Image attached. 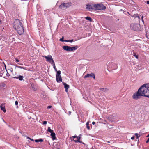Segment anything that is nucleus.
Masks as SVG:
<instances>
[{
    "label": "nucleus",
    "instance_id": "nucleus-1",
    "mask_svg": "<svg viewBox=\"0 0 149 149\" xmlns=\"http://www.w3.org/2000/svg\"><path fill=\"white\" fill-rule=\"evenodd\" d=\"M13 25L14 28L17 31L19 34L21 35L23 33L24 29L21 23L19 20H15Z\"/></svg>",
    "mask_w": 149,
    "mask_h": 149
},
{
    "label": "nucleus",
    "instance_id": "nucleus-2",
    "mask_svg": "<svg viewBox=\"0 0 149 149\" xmlns=\"http://www.w3.org/2000/svg\"><path fill=\"white\" fill-rule=\"evenodd\" d=\"M140 88L143 96L149 98V84H144Z\"/></svg>",
    "mask_w": 149,
    "mask_h": 149
},
{
    "label": "nucleus",
    "instance_id": "nucleus-3",
    "mask_svg": "<svg viewBox=\"0 0 149 149\" xmlns=\"http://www.w3.org/2000/svg\"><path fill=\"white\" fill-rule=\"evenodd\" d=\"M141 90V88H140L137 91L135 92L133 94L132 96L133 99L137 100L140 99L142 96H143Z\"/></svg>",
    "mask_w": 149,
    "mask_h": 149
},
{
    "label": "nucleus",
    "instance_id": "nucleus-4",
    "mask_svg": "<svg viewBox=\"0 0 149 149\" xmlns=\"http://www.w3.org/2000/svg\"><path fill=\"white\" fill-rule=\"evenodd\" d=\"M106 7L103 4H95V10H104Z\"/></svg>",
    "mask_w": 149,
    "mask_h": 149
},
{
    "label": "nucleus",
    "instance_id": "nucleus-5",
    "mask_svg": "<svg viewBox=\"0 0 149 149\" xmlns=\"http://www.w3.org/2000/svg\"><path fill=\"white\" fill-rule=\"evenodd\" d=\"M71 4L70 3H63L59 7L62 9H65L71 6Z\"/></svg>",
    "mask_w": 149,
    "mask_h": 149
},
{
    "label": "nucleus",
    "instance_id": "nucleus-6",
    "mask_svg": "<svg viewBox=\"0 0 149 149\" xmlns=\"http://www.w3.org/2000/svg\"><path fill=\"white\" fill-rule=\"evenodd\" d=\"M140 26L138 24H132L130 25V28L134 31H137L139 30V28Z\"/></svg>",
    "mask_w": 149,
    "mask_h": 149
},
{
    "label": "nucleus",
    "instance_id": "nucleus-7",
    "mask_svg": "<svg viewBox=\"0 0 149 149\" xmlns=\"http://www.w3.org/2000/svg\"><path fill=\"white\" fill-rule=\"evenodd\" d=\"M43 57L45 58L47 60V61L51 63V64H52L54 62L52 58V56L50 55H48L47 56H43Z\"/></svg>",
    "mask_w": 149,
    "mask_h": 149
},
{
    "label": "nucleus",
    "instance_id": "nucleus-8",
    "mask_svg": "<svg viewBox=\"0 0 149 149\" xmlns=\"http://www.w3.org/2000/svg\"><path fill=\"white\" fill-rule=\"evenodd\" d=\"M86 9L88 10H95V4H88L86 5Z\"/></svg>",
    "mask_w": 149,
    "mask_h": 149
},
{
    "label": "nucleus",
    "instance_id": "nucleus-9",
    "mask_svg": "<svg viewBox=\"0 0 149 149\" xmlns=\"http://www.w3.org/2000/svg\"><path fill=\"white\" fill-rule=\"evenodd\" d=\"M13 78L14 79H17L20 81H22L23 80L24 77L23 76L21 75H17V76L13 75Z\"/></svg>",
    "mask_w": 149,
    "mask_h": 149
},
{
    "label": "nucleus",
    "instance_id": "nucleus-10",
    "mask_svg": "<svg viewBox=\"0 0 149 149\" xmlns=\"http://www.w3.org/2000/svg\"><path fill=\"white\" fill-rule=\"evenodd\" d=\"M73 138H74V140L75 142H81L80 141V137L79 136H73Z\"/></svg>",
    "mask_w": 149,
    "mask_h": 149
},
{
    "label": "nucleus",
    "instance_id": "nucleus-11",
    "mask_svg": "<svg viewBox=\"0 0 149 149\" xmlns=\"http://www.w3.org/2000/svg\"><path fill=\"white\" fill-rule=\"evenodd\" d=\"M92 77L94 79L95 78V76L94 74L91 73V74H87L84 77V78H86L89 77Z\"/></svg>",
    "mask_w": 149,
    "mask_h": 149
},
{
    "label": "nucleus",
    "instance_id": "nucleus-12",
    "mask_svg": "<svg viewBox=\"0 0 149 149\" xmlns=\"http://www.w3.org/2000/svg\"><path fill=\"white\" fill-rule=\"evenodd\" d=\"M78 47L77 46H75L73 47L70 46V51H73L76 50Z\"/></svg>",
    "mask_w": 149,
    "mask_h": 149
},
{
    "label": "nucleus",
    "instance_id": "nucleus-13",
    "mask_svg": "<svg viewBox=\"0 0 149 149\" xmlns=\"http://www.w3.org/2000/svg\"><path fill=\"white\" fill-rule=\"evenodd\" d=\"M0 107L1 109L5 113L6 112V110L4 104H2L1 105Z\"/></svg>",
    "mask_w": 149,
    "mask_h": 149
},
{
    "label": "nucleus",
    "instance_id": "nucleus-14",
    "mask_svg": "<svg viewBox=\"0 0 149 149\" xmlns=\"http://www.w3.org/2000/svg\"><path fill=\"white\" fill-rule=\"evenodd\" d=\"M63 49L67 51H70V46H63Z\"/></svg>",
    "mask_w": 149,
    "mask_h": 149
},
{
    "label": "nucleus",
    "instance_id": "nucleus-15",
    "mask_svg": "<svg viewBox=\"0 0 149 149\" xmlns=\"http://www.w3.org/2000/svg\"><path fill=\"white\" fill-rule=\"evenodd\" d=\"M6 85L3 83L0 84V87L1 89H4L6 88Z\"/></svg>",
    "mask_w": 149,
    "mask_h": 149
},
{
    "label": "nucleus",
    "instance_id": "nucleus-16",
    "mask_svg": "<svg viewBox=\"0 0 149 149\" xmlns=\"http://www.w3.org/2000/svg\"><path fill=\"white\" fill-rule=\"evenodd\" d=\"M63 84L64 86V88L65 89V91L67 92L68 89L69 88V86L67 84L63 82Z\"/></svg>",
    "mask_w": 149,
    "mask_h": 149
},
{
    "label": "nucleus",
    "instance_id": "nucleus-17",
    "mask_svg": "<svg viewBox=\"0 0 149 149\" xmlns=\"http://www.w3.org/2000/svg\"><path fill=\"white\" fill-rule=\"evenodd\" d=\"M57 81L58 82H60L62 81V79L61 76H58V77H56Z\"/></svg>",
    "mask_w": 149,
    "mask_h": 149
},
{
    "label": "nucleus",
    "instance_id": "nucleus-18",
    "mask_svg": "<svg viewBox=\"0 0 149 149\" xmlns=\"http://www.w3.org/2000/svg\"><path fill=\"white\" fill-rule=\"evenodd\" d=\"M51 136L52 137L53 140H54L56 139L55 134L54 132L51 133Z\"/></svg>",
    "mask_w": 149,
    "mask_h": 149
},
{
    "label": "nucleus",
    "instance_id": "nucleus-19",
    "mask_svg": "<svg viewBox=\"0 0 149 149\" xmlns=\"http://www.w3.org/2000/svg\"><path fill=\"white\" fill-rule=\"evenodd\" d=\"M16 67H17L19 68L23 69L26 70H28V68L26 67H23L20 66H16Z\"/></svg>",
    "mask_w": 149,
    "mask_h": 149
},
{
    "label": "nucleus",
    "instance_id": "nucleus-20",
    "mask_svg": "<svg viewBox=\"0 0 149 149\" xmlns=\"http://www.w3.org/2000/svg\"><path fill=\"white\" fill-rule=\"evenodd\" d=\"M99 89L104 92H107L108 91V89L107 88H100Z\"/></svg>",
    "mask_w": 149,
    "mask_h": 149
},
{
    "label": "nucleus",
    "instance_id": "nucleus-21",
    "mask_svg": "<svg viewBox=\"0 0 149 149\" xmlns=\"http://www.w3.org/2000/svg\"><path fill=\"white\" fill-rule=\"evenodd\" d=\"M57 74L56 75V77H58V76H61L60 74H61V71L60 70L57 71Z\"/></svg>",
    "mask_w": 149,
    "mask_h": 149
},
{
    "label": "nucleus",
    "instance_id": "nucleus-22",
    "mask_svg": "<svg viewBox=\"0 0 149 149\" xmlns=\"http://www.w3.org/2000/svg\"><path fill=\"white\" fill-rule=\"evenodd\" d=\"M43 141V140L42 139H36L35 141L36 142H42Z\"/></svg>",
    "mask_w": 149,
    "mask_h": 149
},
{
    "label": "nucleus",
    "instance_id": "nucleus-23",
    "mask_svg": "<svg viewBox=\"0 0 149 149\" xmlns=\"http://www.w3.org/2000/svg\"><path fill=\"white\" fill-rule=\"evenodd\" d=\"M85 19L86 20H89L90 22H91L92 20V19L90 17H85Z\"/></svg>",
    "mask_w": 149,
    "mask_h": 149
},
{
    "label": "nucleus",
    "instance_id": "nucleus-24",
    "mask_svg": "<svg viewBox=\"0 0 149 149\" xmlns=\"http://www.w3.org/2000/svg\"><path fill=\"white\" fill-rule=\"evenodd\" d=\"M47 131L51 133L53 132V131L51 129L50 127H48L47 129Z\"/></svg>",
    "mask_w": 149,
    "mask_h": 149
},
{
    "label": "nucleus",
    "instance_id": "nucleus-25",
    "mask_svg": "<svg viewBox=\"0 0 149 149\" xmlns=\"http://www.w3.org/2000/svg\"><path fill=\"white\" fill-rule=\"evenodd\" d=\"M53 66V68H54L55 70V71H57V70L55 66V63L54 62V63H53L52 64Z\"/></svg>",
    "mask_w": 149,
    "mask_h": 149
},
{
    "label": "nucleus",
    "instance_id": "nucleus-26",
    "mask_svg": "<svg viewBox=\"0 0 149 149\" xmlns=\"http://www.w3.org/2000/svg\"><path fill=\"white\" fill-rule=\"evenodd\" d=\"M133 56H135L136 58H138V55H136V53H134Z\"/></svg>",
    "mask_w": 149,
    "mask_h": 149
},
{
    "label": "nucleus",
    "instance_id": "nucleus-27",
    "mask_svg": "<svg viewBox=\"0 0 149 149\" xmlns=\"http://www.w3.org/2000/svg\"><path fill=\"white\" fill-rule=\"evenodd\" d=\"M63 37L62 38H61L59 40L60 41H61L62 42H66V40H64L63 39Z\"/></svg>",
    "mask_w": 149,
    "mask_h": 149
},
{
    "label": "nucleus",
    "instance_id": "nucleus-28",
    "mask_svg": "<svg viewBox=\"0 0 149 149\" xmlns=\"http://www.w3.org/2000/svg\"><path fill=\"white\" fill-rule=\"evenodd\" d=\"M135 135L136 136L137 139L139 138L140 136V135L139 134L137 133H136L135 134Z\"/></svg>",
    "mask_w": 149,
    "mask_h": 149
},
{
    "label": "nucleus",
    "instance_id": "nucleus-29",
    "mask_svg": "<svg viewBox=\"0 0 149 149\" xmlns=\"http://www.w3.org/2000/svg\"><path fill=\"white\" fill-rule=\"evenodd\" d=\"M73 41V40H66V42H72Z\"/></svg>",
    "mask_w": 149,
    "mask_h": 149
},
{
    "label": "nucleus",
    "instance_id": "nucleus-30",
    "mask_svg": "<svg viewBox=\"0 0 149 149\" xmlns=\"http://www.w3.org/2000/svg\"><path fill=\"white\" fill-rule=\"evenodd\" d=\"M52 107V106L51 105L48 106L47 107V109H50Z\"/></svg>",
    "mask_w": 149,
    "mask_h": 149
},
{
    "label": "nucleus",
    "instance_id": "nucleus-31",
    "mask_svg": "<svg viewBox=\"0 0 149 149\" xmlns=\"http://www.w3.org/2000/svg\"><path fill=\"white\" fill-rule=\"evenodd\" d=\"M47 123V121H44L43 122V124L44 125L46 124Z\"/></svg>",
    "mask_w": 149,
    "mask_h": 149
},
{
    "label": "nucleus",
    "instance_id": "nucleus-32",
    "mask_svg": "<svg viewBox=\"0 0 149 149\" xmlns=\"http://www.w3.org/2000/svg\"><path fill=\"white\" fill-rule=\"evenodd\" d=\"M18 102L16 101L15 102V104L16 105H17L18 104Z\"/></svg>",
    "mask_w": 149,
    "mask_h": 149
},
{
    "label": "nucleus",
    "instance_id": "nucleus-33",
    "mask_svg": "<svg viewBox=\"0 0 149 149\" xmlns=\"http://www.w3.org/2000/svg\"><path fill=\"white\" fill-rule=\"evenodd\" d=\"M15 60L16 62H18L19 61L17 58H15Z\"/></svg>",
    "mask_w": 149,
    "mask_h": 149
},
{
    "label": "nucleus",
    "instance_id": "nucleus-34",
    "mask_svg": "<svg viewBox=\"0 0 149 149\" xmlns=\"http://www.w3.org/2000/svg\"><path fill=\"white\" fill-rule=\"evenodd\" d=\"M86 127L88 129V130L90 129V127L88 125L86 126Z\"/></svg>",
    "mask_w": 149,
    "mask_h": 149
},
{
    "label": "nucleus",
    "instance_id": "nucleus-35",
    "mask_svg": "<svg viewBox=\"0 0 149 149\" xmlns=\"http://www.w3.org/2000/svg\"><path fill=\"white\" fill-rule=\"evenodd\" d=\"M149 142V138L148 139V140H147V141H146V143H148V142Z\"/></svg>",
    "mask_w": 149,
    "mask_h": 149
},
{
    "label": "nucleus",
    "instance_id": "nucleus-36",
    "mask_svg": "<svg viewBox=\"0 0 149 149\" xmlns=\"http://www.w3.org/2000/svg\"><path fill=\"white\" fill-rule=\"evenodd\" d=\"M131 139H132V140H133L134 139V136H133V137H131Z\"/></svg>",
    "mask_w": 149,
    "mask_h": 149
},
{
    "label": "nucleus",
    "instance_id": "nucleus-37",
    "mask_svg": "<svg viewBox=\"0 0 149 149\" xmlns=\"http://www.w3.org/2000/svg\"><path fill=\"white\" fill-rule=\"evenodd\" d=\"M86 126H88V125H89V122H87L86 123Z\"/></svg>",
    "mask_w": 149,
    "mask_h": 149
},
{
    "label": "nucleus",
    "instance_id": "nucleus-38",
    "mask_svg": "<svg viewBox=\"0 0 149 149\" xmlns=\"http://www.w3.org/2000/svg\"><path fill=\"white\" fill-rule=\"evenodd\" d=\"M146 3L147 4H149V1H146Z\"/></svg>",
    "mask_w": 149,
    "mask_h": 149
},
{
    "label": "nucleus",
    "instance_id": "nucleus-39",
    "mask_svg": "<svg viewBox=\"0 0 149 149\" xmlns=\"http://www.w3.org/2000/svg\"><path fill=\"white\" fill-rule=\"evenodd\" d=\"M143 16H142V21L143 22H144V21H143Z\"/></svg>",
    "mask_w": 149,
    "mask_h": 149
},
{
    "label": "nucleus",
    "instance_id": "nucleus-40",
    "mask_svg": "<svg viewBox=\"0 0 149 149\" xmlns=\"http://www.w3.org/2000/svg\"><path fill=\"white\" fill-rule=\"evenodd\" d=\"M95 122H93L92 124L93 125H94L95 124Z\"/></svg>",
    "mask_w": 149,
    "mask_h": 149
},
{
    "label": "nucleus",
    "instance_id": "nucleus-41",
    "mask_svg": "<svg viewBox=\"0 0 149 149\" xmlns=\"http://www.w3.org/2000/svg\"><path fill=\"white\" fill-rule=\"evenodd\" d=\"M137 17H138V18L139 19L140 18V17H139V15H138V16H137Z\"/></svg>",
    "mask_w": 149,
    "mask_h": 149
},
{
    "label": "nucleus",
    "instance_id": "nucleus-42",
    "mask_svg": "<svg viewBox=\"0 0 149 149\" xmlns=\"http://www.w3.org/2000/svg\"><path fill=\"white\" fill-rule=\"evenodd\" d=\"M19 65H22L23 64H19Z\"/></svg>",
    "mask_w": 149,
    "mask_h": 149
},
{
    "label": "nucleus",
    "instance_id": "nucleus-43",
    "mask_svg": "<svg viewBox=\"0 0 149 149\" xmlns=\"http://www.w3.org/2000/svg\"><path fill=\"white\" fill-rule=\"evenodd\" d=\"M27 138H28L29 139H30V138L29 137H27Z\"/></svg>",
    "mask_w": 149,
    "mask_h": 149
},
{
    "label": "nucleus",
    "instance_id": "nucleus-44",
    "mask_svg": "<svg viewBox=\"0 0 149 149\" xmlns=\"http://www.w3.org/2000/svg\"><path fill=\"white\" fill-rule=\"evenodd\" d=\"M30 139L31 141H33V139Z\"/></svg>",
    "mask_w": 149,
    "mask_h": 149
},
{
    "label": "nucleus",
    "instance_id": "nucleus-45",
    "mask_svg": "<svg viewBox=\"0 0 149 149\" xmlns=\"http://www.w3.org/2000/svg\"><path fill=\"white\" fill-rule=\"evenodd\" d=\"M69 114L71 113V112H70V111H69Z\"/></svg>",
    "mask_w": 149,
    "mask_h": 149
},
{
    "label": "nucleus",
    "instance_id": "nucleus-46",
    "mask_svg": "<svg viewBox=\"0 0 149 149\" xmlns=\"http://www.w3.org/2000/svg\"><path fill=\"white\" fill-rule=\"evenodd\" d=\"M147 137H149V134H148V135L147 136Z\"/></svg>",
    "mask_w": 149,
    "mask_h": 149
}]
</instances>
